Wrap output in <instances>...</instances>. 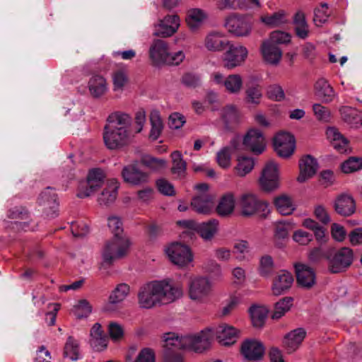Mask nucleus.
I'll use <instances>...</instances> for the list:
<instances>
[{"mask_svg":"<svg viewBox=\"0 0 362 362\" xmlns=\"http://www.w3.org/2000/svg\"><path fill=\"white\" fill-rule=\"evenodd\" d=\"M243 86V81L240 75L231 74L225 79L224 87L230 93H238Z\"/></svg>","mask_w":362,"mask_h":362,"instance_id":"nucleus-50","label":"nucleus"},{"mask_svg":"<svg viewBox=\"0 0 362 362\" xmlns=\"http://www.w3.org/2000/svg\"><path fill=\"white\" fill-rule=\"evenodd\" d=\"M158 190L166 196H173L175 194L173 185L164 178L158 179L156 181Z\"/></svg>","mask_w":362,"mask_h":362,"instance_id":"nucleus-60","label":"nucleus"},{"mask_svg":"<svg viewBox=\"0 0 362 362\" xmlns=\"http://www.w3.org/2000/svg\"><path fill=\"white\" fill-rule=\"evenodd\" d=\"M240 146V140L234 139L231 141V146L223 148L216 154V161L219 166L226 168L230 166L232 150H238Z\"/></svg>","mask_w":362,"mask_h":362,"instance_id":"nucleus-30","label":"nucleus"},{"mask_svg":"<svg viewBox=\"0 0 362 362\" xmlns=\"http://www.w3.org/2000/svg\"><path fill=\"white\" fill-rule=\"evenodd\" d=\"M261 52L264 59L271 64H277L282 57V52L279 46L269 41L262 43Z\"/></svg>","mask_w":362,"mask_h":362,"instance_id":"nucleus-27","label":"nucleus"},{"mask_svg":"<svg viewBox=\"0 0 362 362\" xmlns=\"http://www.w3.org/2000/svg\"><path fill=\"white\" fill-rule=\"evenodd\" d=\"M173 167L171 171L178 176H183L187 168V163L182 159V154L179 151H175L171 153Z\"/></svg>","mask_w":362,"mask_h":362,"instance_id":"nucleus-41","label":"nucleus"},{"mask_svg":"<svg viewBox=\"0 0 362 362\" xmlns=\"http://www.w3.org/2000/svg\"><path fill=\"white\" fill-rule=\"evenodd\" d=\"M314 114L317 119L322 122H328L330 119V111L329 110L321 105L320 104L316 103L313 106Z\"/></svg>","mask_w":362,"mask_h":362,"instance_id":"nucleus-57","label":"nucleus"},{"mask_svg":"<svg viewBox=\"0 0 362 362\" xmlns=\"http://www.w3.org/2000/svg\"><path fill=\"white\" fill-rule=\"evenodd\" d=\"M295 143L296 141L294 136L291 134L286 132H280L277 133L273 139L274 148H277L280 151L281 148H279V147H282V145Z\"/></svg>","mask_w":362,"mask_h":362,"instance_id":"nucleus-53","label":"nucleus"},{"mask_svg":"<svg viewBox=\"0 0 362 362\" xmlns=\"http://www.w3.org/2000/svg\"><path fill=\"white\" fill-rule=\"evenodd\" d=\"M210 332H201L194 335L178 337L168 333L165 337L163 358L165 362H183L182 350L202 353L209 347Z\"/></svg>","mask_w":362,"mask_h":362,"instance_id":"nucleus-1","label":"nucleus"},{"mask_svg":"<svg viewBox=\"0 0 362 362\" xmlns=\"http://www.w3.org/2000/svg\"><path fill=\"white\" fill-rule=\"evenodd\" d=\"M293 240L300 245L308 244L313 238V235L303 230H296L293 236Z\"/></svg>","mask_w":362,"mask_h":362,"instance_id":"nucleus-64","label":"nucleus"},{"mask_svg":"<svg viewBox=\"0 0 362 362\" xmlns=\"http://www.w3.org/2000/svg\"><path fill=\"white\" fill-rule=\"evenodd\" d=\"M150 122L151 129L149 134V138L153 141H156L158 139L163 129V124L158 112H151L150 115Z\"/></svg>","mask_w":362,"mask_h":362,"instance_id":"nucleus-38","label":"nucleus"},{"mask_svg":"<svg viewBox=\"0 0 362 362\" xmlns=\"http://www.w3.org/2000/svg\"><path fill=\"white\" fill-rule=\"evenodd\" d=\"M293 283V276L291 273L286 271H280L274 278L272 285V291L274 296H280L286 293Z\"/></svg>","mask_w":362,"mask_h":362,"instance_id":"nucleus-20","label":"nucleus"},{"mask_svg":"<svg viewBox=\"0 0 362 362\" xmlns=\"http://www.w3.org/2000/svg\"><path fill=\"white\" fill-rule=\"evenodd\" d=\"M107 122L103 134L105 146L110 150H116L127 146L130 141L132 117L117 112L110 115Z\"/></svg>","mask_w":362,"mask_h":362,"instance_id":"nucleus-3","label":"nucleus"},{"mask_svg":"<svg viewBox=\"0 0 362 362\" xmlns=\"http://www.w3.org/2000/svg\"><path fill=\"white\" fill-rule=\"evenodd\" d=\"M252 322L255 327H262L267 317L268 310L262 306H252L250 308Z\"/></svg>","mask_w":362,"mask_h":362,"instance_id":"nucleus-37","label":"nucleus"},{"mask_svg":"<svg viewBox=\"0 0 362 362\" xmlns=\"http://www.w3.org/2000/svg\"><path fill=\"white\" fill-rule=\"evenodd\" d=\"M255 162L252 158L242 156L238 158L236 171L240 176H245L254 168Z\"/></svg>","mask_w":362,"mask_h":362,"instance_id":"nucleus-48","label":"nucleus"},{"mask_svg":"<svg viewBox=\"0 0 362 362\" xmlns=\"http://www.w3.org/2000/svg\"><path fill=\"white\" fill-rule=\"evenodd\" d=\"M37 203L42 206L43 214L49 218H54L58 216L57 195L52 187L45 188L40 194Z\"/></svg>","mask_w":362,"mask_h":362,"instance_id":"nucleus-14","label":"nucleus"},{"mask_svg":"<svg viewBox=\"0 0 362 362\" xmlns=\"http://www.w3.org/2000/svg\"><path fill=\"white\" fill-rule=\"evenodd\" d=\"M361 168L362 158L358 157H350L341 165V169L344 173H351Z\"/></svg>","mask_w":362,"mask_h":362,"instance_id":"nucleus-51","label":"nucleus"},{"mask_svg":"<svg viewBox=\"0 0 362 362\" xmlns=\"http://www.w3.org/2000/svg\"><path fill=\"white\" fill-rule=\"evenodd\" d=\"M306 332L303 328H297L286 334L283 339V345L288 353L296 351L304 338Z\"/></svg>","mask_w":362,"mask_h":362,"instance_id":"nucleus-26","label":"nucleus"},{"mask_svg":"<svg viewBox=\"0 0 362 362\" xmlns=\"http://www.w3.org/2000/svg\"><path fill=\"white\" fill-rule=\"evenodd\" d=\"M110 337L114 341H119L124 336L123 327L116 322H111L108 325Z\"/></svg>","mask_w":362,"mask_h":362,"instance_id":"nucleus-55","label":"nucleus"},{"mask_svg":"<svg viewBox=\"0 0 362 362\" xmlns=\"http://www.w3.org/2000/svg\"><path fill=\"white\" fill-rule=\"evenodd\" d=\"M182 83L189 88H196L201 84L200 76L194 73H186L182 77Z\"/></svg>","mask_w":362,"mask_h":362,"instance_id":"nucleus-59","label":"nucleus"},{"mask_svg":"<svg viewBox=\"0 0 362 362\" xmlns=\"http://www.w3.org/2000/svg\"><path fill=\"white\" fill-rule=\"evenodd\" d=\"M261 21L265 25L274 28L278 27L286 22L285 13L283 11L275 12L272 15H264L261 16Z\"/></svg>","mask_w":362,"mask_h":362,"instance_id":"nucleus-44","label":"nucleus"},{"mask_svg":"<svg viewBox=\"0 0 362 362\" xmlns=\"http://www.w3.org/2000/svg\"><path fill=\"white\" fill-rule=\"evenodd\" d=\"M148 53L153 65L162 64L178 65L185 58V54L182 51L170 54L168 43L164 40H153L150 46Z\"/></svg>","mask_w":362,"mask_h":362,"instance_id":"nucleus-4","label":"nucleus"},{"mask_svg":"<svg viewBox=\"0 0 362 362\" xmlns=\"http://www.w3.org/2000/svg\"><path fill=\"white\" fill-rule=\"evenodd\" d=\"M325 259L328 261V269L332 274L344 272L353 262V250L349 247L339 250L332 248L326 251Z\"/></svg>","mask_w":362,"mask_h":362,"instance_id":"nucleus-5","label":"nucleus"},{"mask_svg":"<svg viewBox=\"0 0 362 362\" xmlns=\"http://www.w3.org/2000/svg\"><path fill=\"white\" fill-rule=\"evenodd\" d=\"M64 357L71 361L78 359V344L73 337H69L64 349Z\"/></svg>","mask_w":362,"mask_h":362,"instance_id":"nucleus-46","label":"nucleus"},{"mask_svg":"<svg viewBox=\"0 0 362 362\" xmlns=\"http://www.w3.org/2000/svg\"><path fill=\"white\" fill-rule=\"evenodd\" d=\"M129 241L123 236H114L107 243L103 252L104 263L110 265L116 259L123 257L127 252Z\"/></svg>","mask_w":362,"mask_h":362,"instance_id":"nucleus-6","label":"nucleus"},{"mask_svg":"<svg viewBox=\"0 0 362 362\" xmlns=\"http://www.w3.org/2000/svg\"><path fill=\"white\" fill-rule=\"evenodd\" d=\"M245 100L247 103L258 105L262 96V87L258 84L248 83L245 90Z\"/></svg>","mask_w":362,"mask_h":362,"instance_id":"nucleus-40","label":"nucleus"},{"mask_svg":"<svg viewBox=\"0 0 362 362\" xmlns=\"http://www.w3.org/2000/svg\"><path fill=\"white\" fill-rule=\"evenodd\" d=\"M226 48L228 50L224 54L223 62L224 66L228 69L239 66L247 56V50L243 46L230 43Z\"/></svg>","mask_w":362,"mask_h":362,"instance_id":"nucleus-17","label":"nucleus"},{"mask_svg":"<svg viewBox=\"0 0 362 362\" xmlns=\"http://www.w3.org/2000/svg\"><path fill=\"white\" fill-rule=\"evenodd\" d=\"M124 181L132 185L139 186L149 180V173L146 172L139 160L124 166L121 173Z\"/></svg>","mask_w":362,"mask_h":362,"instance_id":"nucleus-8","label":"nucleus"},{"mask_svg":"<svg viewBox=\"0 0 362 362\" xmlns=\"http://www.w3.org/2000/svg\"><path fill=\"white\" fill-rule=\"evenodd\" d=\"M214 197L208 193H201L193 197L191 202L192 209L199 214H209L214 206Z\"/></svg>","mask_w":362,"mask_h":362,"instance_id":"nucleus-24","label":"nucleus"},{"mask_svg":"<svg viewBox=\"0 0 362 362\" xmlns=\"http://www.w3.org/2000/svg\"><path fill=\"white\" fill-rule=\"evenodd\" d=\"M326 134L327 138L332 141V146L335 149L341 153L346 151L349 141L337 129L329 127L327 129Z\"/></svg>","mask_w":362,"mask_h":362,"instance_id":"nucleus-31","label":"nucleus"},{"mask_svg":"<svg viewBox=\"0 0 362 362\" xmlns=\"http://www.w3.org/2000/svg\"><path fill=\"white\" fill-rule=\"evenodd\" d=\"M315 93L324 103L332 101L334 97V90L325 78L318 79L315 84Z\"/></svg>","mask_w":362,"mask_h":362,"instance_id":"nucleus-29","label":"nucleus"},{"mask_svg":"<svg viewBox=\"0 0 362 362\" xmlns=\"http://www.w3.org/2000/svg\"><path fill=\"white\" fill-rule=\"evenodd\" d=\"M7 216L11 219H26L28 217V211L25 207L17 206L8 211Z\"/></svg>","mask_w":362,"mask_h":362,"instance_id":"nucleus-61","label":"nucleus"},{"mask_svg":"<svg viewBox=\"0 0 362 362\" xmlns=\"http://www.w3.org/2000/svg\"><path fill=\"white\" fill-rule=\"evenodd\" d=\"M230 42L221 37L218 33H211L206 37L205 45L208 49L220 51L226 49Z\"/></svg>","mask_w":362,"mask_h":362,"instance_id":"nucleus-33","label":"nucleus"},{"mask_svg":"<svg viewBox=\"0 0 362 362\" xmlns=\"http://www.w3.org/2000/svg\"><path fill=\"white\" fill-rule=\"evenodd\" d=\"M218 221L215 219L198 223L197 231L204 240H210L217 230Z\"/></svg>","mask_w":362,"mask_h":362,"instance_id":"nucleus-35","label":"nucleus"},{"mask_svg":"<svg viewBox=\"0 0 362 362\" xmlns=\"http://www.w3.org/2000/svg\"><path fill=\"white\" fill-rule=\"evenodd\" d=\"M298 284L302 287L310 288L315 284V274L313 269L303 264L295 266Z\"/></svg>","mask_w":362,"mask_h":362,"instance_id":"nucleus-25","label":"nucleus"},{"mask_svg":"<svg viewBox=\"0 0 362 362\" xmlns=\"http://www.w3.org/2000/svg\"><path fill=\"white\" fill-rule=\"evenodd\" d=\"M205 18L204 13L199 8H194L189 11L186 18V22L189 28L196 30Z\"/></svg>","mask_w":362,"mask_h":362,"instance_id":"nucleus-47","label":"nucleus"},{"mask_svg":"<svg viewBox=\"0 0 362 362\" xmlns=\"http://www.w3.org/2000/svg\"><path fill=\"white\" fill-rule=\"evenodd\" d=\"M333 208L338 215L344 217L350 216L356 212V202L350 194L341 193L335 198Z\"/></svg>","mask_w":362,"mask_h":362,"instance_id":"nucleus-18","label":"nucleus"},{"mask_svg":"<svg viewBox=\"0 0 362 362\" xmlns=\"http://www.w3.org/2000/svg\"><path fill=\"white\" fill-rule=\"evenodd\" d=\"M344 122L351 124L361 123V116L357 110L348 106H344L339 110Z\"/></svg>","mask_w":362,"mask_h":362,"instance_id":"nucleus-45","label":"nucleus"},{"mask_svg":"<svg viewBox=\"0 0 362 362\" xmlns=\"http://www.w3.org/2000/svg\"><path fill=\"white\" fill-rule=\"evenodd\" d=\"M293 24L296 35L301 39H305L308 36V25L303 13L298 12L295 15Z\"/></svg>","mask_w":362,"mask_h":362,"instance_id":"nucleus-39","label":"nucleus"},{"mask_svg":"<svg viewBox=\"0 0 362 362\" xmlns=\"http://www.w3.org/2000/svg\"><path fill=\"white\" fill-rule=\"evenodd\" d=\"M274 204L277 211L284 216L290 215L295 210L291 199L285 194L276 197Z\"/></svg>","mask_w":362,"mask_h":362,"instance_id":"nucleus-34","label":"nucleus"},{"mask_svg":"<svg viewBox=\"0 0 362 362\" xmlns=\"http://www.w3.org/2000/svg\"><path fill=\"white\" fill-rule=\"evenodd\" d=\"M240 353L249 361L261 360L264 354L263 344L255 339H247L242 343Z\"/></svg>","mask_w":362,"mask_h":362,"instance_id":"nucleus-19","label":"nucleus"},{"mask_svg":"<svg viewBox=\"0 0 362 362\" xmlns=\"http://www.w3.org/2000/svg\"><path fill=\"white\" fill-rule=\"evenodd\" d=\"M182 295V288L169 281H153L141 286L137 297L141 308L149 309L157 305L168 304Z\"/></svg>","mask_w":362,"mask_h":362,"instance_id":"nucleus-2","label":"nucleus"},{"mask_svg":"<svg viewBox=\"0 0 362 362\" xmlns=\"http://www.w3.org/2000/svg\"><path fill=\"white\" fill-rule=\"evenodd\" d=\"M274 269V264L273 259L269 255H264L259 260V273L261 276L269 277L270 276Z\"/></svg>","mask_w":362,"mask_h":362,"instance_id":"nucleus-49","label":"nucleus"},{"mask_svg":"<svg viewBox=\"0 0 362 362\" xmlns=\"http://www.w3.org/2000/svg\"><path fill=\"white\" fill-rule=\"evenodd\" d=\"M180 25V18L177 15H168L156 28L154 35L161 37L173 35Z\"/></svg>","mask_w":362,"mask_h":362,"instance_id":"nucleus-22","label":"nucleus"},{"mask_svg":"<svg viewBox=\"0 0 362 362\" xmlns=\"http://www.w3.org/2000/svg\"><path fill=\"white\" fill-rule=\"evenodd\" d=\"M165 252L170 260L179 267H185L193 259L190 248L180 243H172Z\"/></svg>","mask_w":362,"mask_h":362,"instance_id":"nucleus-12","label":"nucleus"},{"mask_svg":"<svg viewBox=\"0 0 362 362\" xmlns=\"http://www.w3.org/2000/svg\"><path fill=\"white\" fill-rule=\"evenodd\" d=\"M268 97L276 101H281L285 98V94L281 86L277 84H274L268 88L267 90Z\"/></svg>","mask_w":362,"mask_h":362,"instance_id":"nucleus-62","label":"nucleus"},{"mask_svg":"<svg viewBox=\"0 0 362 362\" xmlns=\"http://www.w3.org/2000/svg\"><path fill=\"white\" fill-rule=\"evenodd\" d=\"M119 185L117 180H110L98 198L99 204L107 206L112 204L117 198Z\"/></svg>","mask_w":362,"mask_h":362,"instance_id":"nucleus-28","label":"nucleus"},{"mask_svg":"<svg viewBox=\"0 0 362 362\" xmlns=\"http://www.w3.org/2000/svg\"><path fill=\"white\" fill-rule=\"evenodd\" d=\"M235 207V199L232 194H226L223 195L216 207L217 213L222 216L230 214Z\"/></svg>","mask_w":362,"mask_h":362,"instance_id":"nucleus-36","label":"nucleus"},{"mask_svg":"<svg viewBox=\"0 0 362 362\" xmlns=\"http://www.w3.org/2000/svg\"><path fill=\"white\" fill-rule=\"evenodd\" d=\"M261 188L266 192L276 189L279 187V174L276 165L273 162L268 163L259 177Z\"/></svg>","mask_w":362,"mask_h":362,"instance_id":"nucleus-15","label":"nucleus"},{"mask_svg":"<svg viewBox=\"0 0 362 362\" xmlns=\"http://www.w3.org/2000/svg\"><path fill=\"white\" fill-rule=\"evenodd\" d=\"M223 119L228 128L239 122L240 113L234 105L226 106L222 112Z\"/></svg>","mask_w":362,"mask_h":362,"instance_id":"nucleus-43","label":"nucleus"},{"mask_svg":"<svg viewBox=\"0 0 362 362\" xmlns=\"http://www.w3.org/2000/svg\"><path fill=\"white\" fill-rule=\"evenodd\" d=\"M212 291V284L206 276L192 278L188 283V294L191 300L204 303Z\"/></svg>","mask_w":362,"mask_h":362,"instance_id":"nucleus-7","label":"nucleus"},{"mask_svg":"<svg viewBox=\"0 0 362 362\" xmlns=\"http://www.w3.org/2000/svg\"><path fill=\"white\" fill-rule=\"evenodd\" d=\"M268 41L276 45L279 44H286L291 41V35L283 31L275 30L271 33L269 40Z\"/></svg>","mask_w":362,"mask_h":362,"instance_id":"nucleus-56","label":"nucleus"},{"mask_svg":"<svg viewBox=\"0 0 362 362\" xmlns=\"http://www.w3.org/2000/svg\"><path fill=\"white\" fill-rule=\"evenodd\" d=\"M242 144L245 148L259 155L265 148V138L260 130L255 128L250 129L244 136Z\"/></svg>","mask_w":362,"mask_h":362,"instance_id":"nucleus-16","label":"nucleus"},{"mask_svg":"<svg viewBox=\"0 0 362 362\" xmlns=\"http://www.w3.org/2000/svg\"><path fill=\"white\" fill-rule=\"evenodd\" d=\"M104 172L100 168H94L89 171L86 182L81 184L77 196L85 198L96 192L104 183Z\"/></svg>","mask_w":362,"mask_h":362,"instance_id":"nucleus-11","label":"nucleus"},{"mask_svg":"<svg viewBox=\"0 0 362 362\" xmlns=\"http://www.w3.org/2000/svg\"><path fill=\"white\" fill-rule=\"evenodd\" d=\"M210 332L209 346L211 340L216 337L218 341L223 346H231L234 344L240 337V332L231 325L222 324L216 328H208L202 332Z\"/></svg>","mask_w":362,"mask_h":362,"instance_id":"nucleus-10","label":"nucleus"},{"mask_svg":"<svg viewBox=\"0 0 362 362\" xmlns=\"http://www.w3.org/2000/svg\"><path fill=\"white\" fill-rule=\"evenodd\" d=\"M204 269L213 278H219L221 276V266L213 259H209L204 262Z\"/></svg>","mask_w":362,"mask_h":362,"instance_id":"nucleus-58","label":"nucleus"},{"mask_svg":"<svg viewBox=\"0 0 362 362\" xmlns=\"http://www.w3.org/2000/svg\"><path fill=\"white\" fill-rule=\"evenodd\" d=\"M88 88L90 95L93 98H100L107 90L106 81L100 75H94L89 80Z\"/></svg>","mask_w":362,"mask_h":362,"instance_id":"nucleus-32","label":"nucleus"},{"mask_svg":"<svg viewBox=\"0 0 362 362\" xmlns=\"http://www.w3.org/2000/svg\"><path fill=\"white\" fill-rule=\"evenodd\" d=\"M226 28L236 36H246L252 29L250 19L238 13H232L225 21Z\"/></svg>","mask_w":362,"mask_h":362,"instance_id":"nucleus-13","label":"nucleus"},{"mask_svg":"<svg viewBox=\"0 0 362 362\" xmlns=\"http://www.w3.org/2000/svg\"><path fill=\"white\" fill-rule=\"evenodd\" d=\"M108 227L112 230L114 236H122L123 228L121 220L116 216H112L108 218Z\"/></svg>","mask_w":362,"mask_h":362,"instance_id":"nucleus-63","label":"nucleus"},{"mask_svg":"<svg viewBox=\"0 0 362 362\" xmlns=\"http://www.w3.org/2000/svg\"><path fill=\"white\" fill-rule=\"evenodd\" d=\"M239 206L243 216H251L256 214H261L262 216H265L269 212L267 203L252 194L242 195Z\"/></svg>","mask_w":362,"mask_h":362,"instance_id":"nucleus-9","label":"nucleus"},{"mask_svg":"<svg viewBox=\"0 0 362 362\" xmlns=\"http://www.w3.org/2000/svg\"><path fill=\"white\" fill-rule=\"evenodd\" d=\"M129 293V286L127 284H119L110 293L108 302L103 310L106 312H114L118 308V304L122 302Z\"/></svg>","mask_w":362,"mask_h":362,"instance_id":"nucleus-21","label":"nucleus"},{"mask_svg":"<svg viewBox=\"0 0 362 362\" xmlns=\"http://www.w3.org/2000/svg\"><path fill=\"white\" fill-rule=\"evenodd\" d=\"M139 163L144 167H148L152 170H159L163 168L166 163L165 160L160 158H154L150 156H144L141 158Z\"/></svg>","mask_w":362,"mask_h":362,"instance_id":"nucleus-52","label":"nucleus"},{"mask_svg":"<svg viewBox=\"0 0 362 362\" xmlns=\"http://www.w3.org/2000/svg\"><path fill=\"white\" fill-rule=\"evenodd\" d=\"M299 168L300 174L297 180L299 182H304L315 175L318 168V163L314 157L306 155L299 160Z\"/></svg>","mask_w":362,"mask_h":362,"instance_id":"nucleus-23","label":"nucleus"},{"mask_svg":"<svg viewBox=\"0 0 362 362\" xmlns=\"http://www.w3.org/2000/svg\"><path fill=\"white\" fill-rule=\"evenodd\" d=\"M293 300L291 297H284L276 302L274 305V313L272 315V318L277 320L284 315V314L290 310Z\"/></svg>","mask_w":362,"mask_h":362,"instance_id":"nucleus-42","label":"nucleus"},{"mask_svg":"<svg viewBox=\"0 0 362 362\" xmlns=\"http://www.w3.org/2000/svg\"><path fill=\"white\" fill-rule=\"evenodd\" d=\"M92 309L89 302L85 299L80 300L74 306V313L77 318L87 317L91 313Z\"/></svg>","mask_w":362,"mask_h":362,"instance_id":"nucleus-54","label":"nucleus"}]
</instances>
